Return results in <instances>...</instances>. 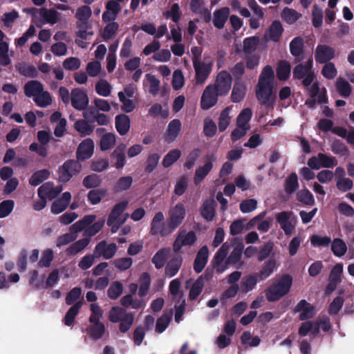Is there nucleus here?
<instances>
[{
	"instance_id": "f257e3e1",
	"label": "nucleus",
	"mask_w": 354,
	"mask_h": 354,
	"mask_svg": "<svg viewBox=\"0 0 354 354\" xmlns=\"http://www.w3.org/2000/svg\"><path fill=\"white\" fill-rule=\"evenodd\" d=\"M274 73L270 65L266 66L258 80L256 86V97L261 105L273 108L276 96L273 93Z\"/></svg>"
},
{
	"instance_id": "f03ea898",
	"label": "nucleus",
	"mask_w": 354,
	"mask_h": 354,
	"mask_svg": "<svg viewBox=\"0 0 354 354\" xmlns=\"http://www.w3.org/2000/svg\"><path fill=\"white\" fill-rule=\"evenodd\" d=\"M292 285V277L288 274H283L274 281L266 290V297L269 302H275L286 295Z\"/></svg>"
},
{
	"instance_id": "7ed1b4c3",
	"label": "nucleus",
	"mask_w": 354,
	"mask_h": 354,
	"mask_svg": "<svg viewBox=\"0 0 354 354\" xmlns=\"http://www.w3.org/2000/svg\"><path fill=\"white\" fill-rule=\"evenodd\" d=\"M129 205L128 201H122L115 204L109 213L106 221L108 226L111 227L112 233H115L126 222L129 214H123Z\"/></svg>"
},
{
	"instance_id": "20e7f679",
	"label": "nucleus",
	"mask_w": 354,
	"mask_h": 354,
	"mask_svg": "<svg viewBox=\"0 0 354 354\" xmlns=\"http://www.w3.org/2000/svg\"><path fill=\"white\" fill-rule=\"evenodd\" d=\"M77 160H68L59 168V180L62 183L68 182L71 178L82 170L81 162L86 160L91 156H76Z\"/></svg>"
},
{
	"instance_id": "39448f33",
	"label": "nucleus",
	"mask_w": 354,
	"mask_h": 354,
	"mask_svg": "<svg viewBox=\"0 0 354 354\" xmlns=\"http://www.w3.org/2000/svg\"><path fill=\"white\" fill-rule=\"evenodd\" d=\"M164 214L162 212H158L154 215L151 222L150 234L153 236L160 235L166 236L173 232L169 223L164 222Z\"/></svg>"
},
{
	"instance_id": "423d86ee",
	"label": "nucleus",
	"mask_w": 354,
	"mask_h": 354,
	"mask_svg": "<svg viewBox=\"0 0 354 354\" xmlns=\"http://www.w3.org/2000/svg\"><path fill=\"white\" fill-rule=\"evenodd\" d=\"M194 68L195 70V81L198 85L203 84L209 76L213 66L212 61H194Z\"/></svg>"
},
{
	"instance_id": "0eeeda50",
	"label": "nucleus",
	"mask_w": 354,
	"mask_h": 354,
	"mask_svg": "<svg viewBox=\"0 0 354 354\" xmlns=\"http://www.w3.org/2000/svg\"><path fill=\"white\" fill-rule=\"evenodd\" d=\"M232 75L226 71L219 72L214 84H212L221 97L226 95L232 86Z\"/></svg>"
},
{
	"instance_id": "6e6552de",
	"label": "nucleus",
	"mask_w": 354,
	"mask_h": 354,
	"mask_svg": "<svg viewBox=\"0 0 354 354\" xmlns=\"http://www.w3.org/2000/svg\"><path fill=\"white\" fill-rule=\"evenodd\" d=\"M71 105L77 111H84L88 108L89 99L86 91L80 88H75L71 90Z\"/></svg>"
},
{
	"instance_id": "1a4fd4ad",
	"label": "nucleus",
	"mask_w": 354,
	"mask_h": 354,
	"mask_svg": "<svg viewBox=\"0 0 354 354\" xmlns=\"http://www.w3.org/2000/svg\"><path fill=\"white\" fill-rule=\"evenodd\" d=\"M221 97L212 84H209L204 89L201 98V108L203 110H208L215 106L218 102V98Z\"/></svg>"
},
{
	"instance_id": "9d476101",
	"label": "nucleus",
	"mask_w": 354,
	"mask_h": 354,
	"mask_svg": "<svg viewBox=\"0 0 354 354\" xmlns=\"http://www.w3.org/2000/svg\"><path fill=\"white\" fill-rule=\"evenodd\" d=\"M186 215L185 205L178 203L169 212V223L173 232L182 223Z\"/></svg>"
},
{
	"instance_id": "9b49d317",
	"label": "nucleus",
	"mask_w": 354,
	"mask_h": 354,
	"mask_svg": "<svg viewBox=\"0 0 354 354\" xmlns=\"http://www.w3.org/2000/svg\"><path fill=\"white\" fill-rule=\"evenodd\" d=\"M335 57L334 48L326 44H318L315 48V59L319 64L330 62Z\"/></svg>"
},
{
	"instance_id": "f8f14e48",
	"label": "nucleus",
	"mask_w": 354,
	"mask_h": 354,
	"mask_svg": "<svg viewBox=\"0 0 354 354\" xmlns=\"http://www.w3.org/2000/svg\"><path fill=\"white\" fill-rule=\"evenodd\" d=\"M292 215V212L290 211H282L275 216L277 222L280 225L286 236L291 235L295 230V225L290 221Z\"/></svg>"
},
{
	"instance_id": "ddd939ff",
	"label": "nucleus",
	"mask_w": 354,
	"mask_h": 354,
	"mask_svg": "<svg viewBox=\"0 0 354 354\" xmlns=\"http://www.w3.org/2000/svg\"><path fill=\"white\" fill-rule=\"evenodd\" d=\"M117 250L115 243L107 244L106 241H102L95 245L94 254L97 257L102 256L104 259H110L114 257Z\"/></svg>"
},
{
	"instance_id": "4468645a",
	"label": "nucleus",
	"mask_w": 354,
	"mask_h": 354,
	"mask_svg": "<svg viewBox=\"0 0 354 354\" xmlns=\"http://www.w3.org/2000/svg\"><path fill=\"white\" fill-rule=\"evenodd\" d=\"M292 77L294 80H303V86L308 87L313 82L315 74V73H309L304 64H299L293 69Z\"/></svg>"
},
{
	"instance_id": "2eb2a0df",
	"label": "nucleus",
	"mask_w": 354,
	"mask_h": 354,
	"mask_svg": "<svg viewBox=\"0 0 354 354\" xmlns=\"http://www.w3.org/2000/svg\"><path fill=\"white\" fill-rule=\"evenodd\" d=\"M295 313H300L299 318L301 321L313 318L316 314L314 306L305 299L299 301L294 309Z\"/></svg>"
},
{
	"instance_id": "dca6fc26",
	"label": "nucleus",
	"mask_w": 354,
	"mask_h": 354,
	"mask_svg": "<svg viewBox=\"0 0 354 354\" xmlns=\"http://www.w3.org/2000/svg\"><path fill=\"white\" fill-rule=\"evenodd\" d=\"M335 165L333 156H311L308 161V165L312 169H319L322 167H333Z\"/></svg>"
},
{
	"instance_id": "f3484780",
	"label": "nucleus",
	"mask_w": 354,
	"mask_h": 354,
	"mask_svg": "<svg viewBox=\"0 0 354 354\" xmlns=\"http://www.w3.org/2000/svg\"><path fill=\"white\" fill-rule=\"evenodd\" d=\"M62 191V186H54L53 182H46L37 189L38 196L42 194L46 198L53 200Z\"/></svg>"
},
{
	"instance_id": "a211bd4d",
	"label": "nucleus",
	"mask_w": 354,
	"mask_h": 354,
	"mask_svg": "<svg viewBox=\"0 0 354 354\" xmlns=\"http://www.w3.org/2000/svg\"><path fill=\"white\" fill-rule=\"evenodd\" d=\"M204 284L202 277H198L195 281L192 278L186 281L185 286L186 289H189V298L190 300L197 299L203 291Z\"/></svg>"
},
{
	"instance_id": "6ab92c4d",
	"label": "nucleus",
	"mask_w": 354,
	"mask_h": 354,
	"mask_svg": "<svg viewBox=\"0 0 354 354\" xmlns=\"http://www.w3.org/2000/svg\"><path fill=\"white\" fill-rule=\"evenodd\" d=\"M233 244L234 245V248L226 259V263H228V265H235L239 263L241 259L244 249L242 239L234 238L233 239Z\"/></svg>"
},
{
	"instance_id": "aec40b11",
	"label": "nucleus",
	"mask_w": 354,
	"mask_h": 354,
	"mask_svg": "<svg viewBox=\"0 0 354 354\" xmlns=\"http://www.w3.org/2000/svg\"><path fill=\"white\" fill-rule=\"evenodd\" d=\"M283 32V28L280 21L274 20L269 26L265 37L268 41H279Z\"/></svg>"
},
{
	"instance_id": "412c9836",
	"label": "nucleus",
	"mask_w": 354,
	"mask_h": 354,
	"mask_svg": "<svg viewBox=\"0 0 354 354\" xmlns=\"http://www.w3.org/2000/svg\"><path fill=\"white\" fill-rule=\"evenodd\" d=\"M208 248L206 245L203 246L197 252L194 261V270L196 273H200L205 267L208 261Z\"/></svg>"
},
{
	"instance_id": "4be33fe9",
	"label": "nucleus",
	"mask_w": 354,
	"mask_h": 354,
	"mask_svg": "<svg viewBox=\"0 0 354 354\" xmlns=\"http://www.w3.org/2000/svg\"><path fill=\"white\" fill-rule=\"evenodd\" d=\"M277 262L273 258H270L264 262L259 272H256L259 277V281H264L277 270Z\"/></svg>"
},
{
	"instance_id": "5701e85b",
	"label": "nucleus",
	"mask_w": 354,
	"mask_h": 354,
	"mask_svg": "<svg viewBox=\"0 0 354 354\" xmlns=\"http://www.w3.org/2000/svg\"><path fill=\"white\" fill-rule=\"evenodd\" d=\"M216 203L214 200H205L200 209L201 214L207 221H212L214 220L216 214Z\"/></svg>"
},
{
	"instance_id": "b1692460",
	"label": "nucleus",
	"mask_w": 354,
	"mask_h": 354,
	"mask_svg": "<svg viewBox=\"0 0 354 354\" xmlns=\"http://www.w3.org/2000/svg\"><path fill=\"white\" fill-rule=\"evenodd\" d=\"M183 263V258L180 255L173 257L167 263L165 273L167 277H173L179 271Z\"/></svg>"
},
{
	"instance_id": "393cba45",
	"label": "nucleus",
	"mask_w": 354,
	"mask_h": 354,
	"mask_svg": "<svg viewBox=\"0 0 354 354\" xmlns=\"http://www.w3.org/2000/svg\"><path fill=\"white\" fill-rule=\"evenodd\" d=\"M71 200V194L68 192H64L62 197L55 201L51 205V212L53 214H59L64 211Z\"/></svg>"
},
{
	"instance_id": "a878e982",
	"label": "nucleus",
	"mask_w": 354,
	"mask_h": 354,
	"mask_svg": "<svg viewBox=\"0 0 354 354\" xmlns=\"http://www.w3.org/2000/svg\"><path fill=\"white\" fill-rule=\"evenodd\" d=\"M230 9L227 7H223L218 9L214 12L213 24L218 29H222L228 18Z\"/></svg>"
},
{
	"instance_id": "bb28decb",
	"label": "nucleus",
	"mask_w": 354,
	"mask_h": 354,
	"mask_svg": "<svg viewBox=\"0 0 354 354\" xmlns=\"http://www.w3.org/2000/svg\"><path fill=\"white\" fill-rule=\"evenodd\" d=\"M91 239L89 238H83L73 242L66 250L68 256H75L79 252L84 250L89 244Z\"/></svg>"
},
{
	"instance_id": "cd10ccee",
	"label": "nucleus",
	"mask_w": 354,
	"mask_h": 354,
	"mask_svg": "<svg viewBox=\"0 0 354 354\" xmlns=\"http://www.w3.org/2000/svg\"><path fill=\"white\" fill-rule=\"evenodd\" d=\"M130 118L125 114H119L115 117V129L121 136L126 135L130 129Z\"/></svg>"
},
{
	"instance_id": "c85d7f7f",
	"label": "nucleus",
	"mask_w": 354,
	"mask_h": 354,
	"mask_svg": "<svg viewBox=\"0 0 354 354\" xmlns=\"http://www.w3.org/2000/svg\"><path fill=\"white\" fill-rule=\"evenodd\" d=\"M44 90L43 84L37 80H30L24 85V93L28 97L34 98Z\"/></svg>"
},
{
	"instance_id": "c756f323",
	"label": "nucleus",
	"mask_w": 354,
	"mask_h": 354,
	"mask_svg": "<svg viewBox=\"0 0 354 354\" xmlns=\"http://www.w3.org/2000/svg\"><path fill=\"white\" fill-rule=\"evenodd\" d=\"M83 305V301L80 300L74 304L67 311L64 318V323L67 326H72L74 324L75 319L78 315L80 308Z\"/></svg>"
},
{
	"instance_id": "7c9ffc66",
	"label": "nucleus",
	"mask_w": 354,
	"mask_h": 354,
	"mask_svg": "<svg viewBox=\"0 0 354 354\" xmlns=\"http://www.w3.org/2000/svg\"><path fill=\"white\" fill-rule=\"evenodd\" d=\"M245 93L246 86L245 84L243 82L235 81L231 93V100L234 103L240 102L245 97Z\"/></svg>"
},
{
	"instance_id": "2f4dec72",
	"label": "nucleus",
	"mask_w": 354,
	"mask_h": 354,
	"mask_svg": "<svg viewBox=\"0 0 354 354\" xmlns=\"http://www.w3.org/2000/svg\"><path fill=\"white\" fill-rule=\"evenodd\" d=\"M169 248H161L152 257L151 261L156 269H160L164 267L167 260L169 258Z\"/></svg>"
},
{
	"instance_id": "473e14b6",
	"label": "nucleus",
	"mask_w": 354,
	"mask_h": 354,
	"mask_svg": "<svg viewBox=\"0 0 354 354\" xmlns=\"http://www.w3.org/2000/svg\"><path fill=\"white\" fill-rule=\"evenodd\" d=\"M181 129V122L178 119L171 120L167 127L166 140L167 142L174 141L178 136Z\"/></svg>"
},
{
	"instance_id": "72a5a7b5",
	"label": "nucleus",
	"mask_w": 354,
	"mask_h": 354,
	"mask_svg": "<svg viewBox=\"0 0 354 354\" xmlns=\"http://www.w3.org/2000/svg\"><path fill=\"white\" fill-rule=\"evenodd\" d=\"M258 281L259 277L256 273L245 277L241 283V290L244 293L252 290L256 287Z\"/></svg>"
},
{
	"instance_id": "f704fd0d",
	"label": "nucleus",
	"mask_w": 354,
	"mask_h": 354,
	"mask_svg": "<svg viewBox=\"0 0 354 354\" xmlns=\"http://www.w3.org/2000/svg\"><path fill=\"white\" fill-rule=\"evenodd\" d=\"M335 86L340 96L347 98L351 95L352 87L348 82L343 77H339L337 79Z\"/></svg>"
},
{
	"instance_id": "c9c22d12",
	"label": "nucleus",
	"mask_w": 354,
	"mask_h": 354,
	"mask_svg": "<svg viewBox=\"0 0 354 354\" xmlns=\"http://www.w3.org/2000/svg\"><path fill=\"white\" fill-rule=\"evenodd\" d=\"M133 178L130 176L120 177L114 184L113 190L115 193H120L128 190L132 185Z\"/></svg>"
},
{
	"instance_id": "e433bc0d",
	"label": "nucleus",
	"mask_w": 354,
	"mask_h": 354,
	"mask_svg": "<svg viewBox=\"0 0 354 354\" xmlns=\"http://www.w3.org/2000/svg\"><path fill=\"white\" fill-rule=\"evenodd\" d=\"M297 200L306 206L315 205V198L313 194L308 189H303L297 192Z\"/></svg>"
},
{
	"instance_id": "4c0bfd02",
	"label": "nucleus",
	"mask_w": 354,
	"mask_h": 354,
	"mask_svg": "<svg viewBox=\"0 0 354 354\" xmlns=\"http://www.w3.org/2000/svg\"><path fill=\"white\" fill-rule=\"evenodd\" d=\"M39 10L44 23L53 25L57 22L59 13L57 10L54 9L48 10L45 8H41Z\"/></svg>"
},
{
	"instance_id": "58836bf2",
	"label": "nucleus",
	"mask_w": 354,
	"mask_h": 354,
	"mask_svg": "<svg viewBox=\"0 0 354 354\" xmlns=\"http://www.w3.org/2000/svg\"><path fill=\"white\" fill-rule=\"evenodd\" d=\"M281 17L287 24L292 25L301 17V15L292 8L285 7Z\"/></svg>"
},
{
	"instance_id": "ea45409f",
	"label": "nucleus",
	"mask_w": 354,
	"mask_h": 354,
	"mask_svg": "<svg viewBox=\"0 0 354 354\" xmlns=\"http://www.w3.org/2000/svg\"><path fill=\"white\" fill-rule=\"evenodd\" d=\"M297 175L295 173L290 174L286 178L284 184V189L288 195H291L299 188Z\"/></svg>"
},
{
	"instance_id": "a19ab883",
	"label": "nucleus",
	"mask_w": 354,
	"mask_h": 354,
	"mask_svg": "<svg viewBox=\"0 0 354 354\" xmlns=\"http://www.w3.org/2000/svg\"><path fill=\"white\" fill-rule=\"evenodd\" d=\"M227 254L219 252L216 253L212 262L214 263L216 272L222 273L228 267V263H226Z\"/></svg>"
},
{
	"instance_id": "79ce46f5",
	"label": "nucleus",
	"mask_w": 354,
	"mask_h": 354,
	"mask_svg": "<svg viewBox=\"0 0 354 354\" xmlns=\"http://www.w3.org/2000/svg\"><path fill=\"white\" fill-rule=\"evenodd\" d=\"M93 151L94 142L91 138H86L80 142L75 155H93Z\"/></svg>"
},
{
	"instance_id": "37998d69",
	"label": "nucleus",
	"mask_w": 354,
	"mask_h": 354,
	"mask_svg": "<svg viewBox=\"0 0 354 354\" xmlns=\"http://www.w3.org/2000/svg\"><path fill=\"white\" fill-rule=\"evenodd\" d=\"M304 39L301 37H295L290 43V51L292 56L297 57L304 53Z\"/></svg>"
},
{
	"instance_id": "c03bdc74",
	"label": "nucleus",
	"mask_w": 354,
	"mask_h": 354,
	"mask_svg": "<svg viewBox=\"0 0 354 354\" xmlns=\"http://www.w3.org/2000/svg\"><path fill=\"white\" fill-rule=\"evenodd\" d=\"M115 143V136L112 133H104L100 140V147L102 151H107L113 147Z\"/></svg>"
},
{
	"instance_id": "a18cd8bd",
	"label": "nucleus",
	"mask_w": 354,
	"mask_h": 354,
	"mask_svg": "<svg viewBox=\"0 0 354 354\" xmlns=\"http://www.w3.org/2000/svg\"><path fill=\"white\" fill-rule=\"evenodd\" d=\"M291 66L286 61H281L277 68V77L281 81L288 80L290 75Z\"/></svg>"
},
{
	"instance_id": "49530a36",
	"label": "nucleus",
	"mask_w": 354,
	"mask_h": 354,
	"mask_svg": "<svg viewBox=\"0 0 354 354\" xmlns=\"http://www.w3.org/2000/svg\"><path fill=\"white\" fill-rule=\"evenodd\" d=\"M252 115V110L250 108L243 109L236 118V125L238 127L248 128V122L251 120Z\"/></svg>"
},
{
	"instance_id": "de8ad7c7",
	"label": "nucleus",
	"mask_w": 354,
	"mask_h": 354,
	"mask_svg": "<svg viewBox=\"0 0 354 354\" xmlns=\"http://www.w3.org/2000/svg\"><path fill=\"white\" fill-rule=\"evenodd\" d=\"M74 128L82 136H89L93 131V127L86 120H77L74 124Z\"/></svg>"
},
{
	"instance_id": "09e8293b",
	"label": "nucleus",
	"mask_w": 354,
	"mask_h": 354,
	"mask_svg": "<svg viewBox=\"0 0 354 354\" xmlns=\"http://www.w3.org/2000/svg\"><path fill=\"white\" fill-rule=\"evenodd\" d=\"M50 171L48 169H41L35 171L30 178L29 183L32 186H37L43 181L48 178Z\"/></svg>"
},
{
	"instance_id": "8fccbe9b",
	"label": "nucleus",
	"mask_w": 354,
	"mask_h": 354,
	"mask_svg": "<svg viewBox=\"0 0 354 354\" xmlns=\"http://www.w3.org/2000/svg\"><path fill=\"white\" fill-rule=\"evenodd\" d=\"M89 337L93 340L101 339L105 333V326L104 324H93L86 328Z\"/></svg>"
},
{
	"instance_id": "3c124183",
	"label": "nucleus",
	"mask_w": 354,
	"mask_h": 354,
	"mask_svg": "<svg viewBox=\"0 0 354 354\" xmlns=\"http://www.w3.org/2000/svg\"><path fill=\"white\" fill-rule=\"evenodd\" d=\"M331 250L335 256L341 257L346 254L347 247L342 239L336 238L332 242Z\"/></svg>"
},
{
	"instance_id": "603ef678",
	"label": "nucleus",
	"mask_w": 354,
	"mask_h": 354,
	"mask_svg": "<svg viewBox=\"0 0 354 354\" xmlns=\"http://www.w3.org/2000/svg\"><path fill=\"white\" fill-rule=\"evenodd\" d=\"M212 169V163L211 161H207L202 167H200L196 170L194 176V183L196 185L201 183L205 177L209 173Z\"/></svg>"
},
{
	"instance_id": "864d4df0",
	"label": "nucleus",
	"mask_w": 354,
	"mask_h": 354,
	"mask_svg": "<svg viewBox=\"0 0 354 354\" xmlns=\"http://www.w3.org/2000/svg\"><path fill=\"white\" fill-rule=\"evenodd\" d=\"M172 313H164L158 318L156 324V332L158 333H163L168 327L171 319Z\"/></svg>"
},
{
	"instance_id": "5fc2aeb1",
	"label": "nucleus",
	"mask_w": 354,
	"mask_h": 354,
	"mask_svg": "<svg viewBox=\"0 0 354 354\" xmlns=\"http://www.w3.org/2000/svg\"><path fill=\"white\" fill-rule=\"evenodd\" d=\"M123 292V285L118 281H113L107 290V295L111 299H118Z\"/></svg>"
},
{
	"instance_id": "6e6d98bb",
	"label": "nucleus",
	"mask_w": 354,
	"mask_h": 354,
	"mask_svg": "<svg viewBox=\"0 0 354 354\" xmlns=\"http://www.w3.org/2000/svg\"><path fill=\"white\" fill-rule=\"evenodd\" d=\"M151 283L150 275L148 272H143L140 277V285L138 290V295L141 297L148 294Z\"/></svg>"
},
{
	"instance_id": "4d7b16f0",
	"label": "nucleus",
	"mask_w": 354,
	"mask_h": 354,
	"mask_svg": "<svg viewBox=\"0 0 354 354\" xmlns=\"http://www.w3.org/2000/svg\"><path fill=\"white\" fill-rule=\"evenodd\" d=\"M180 281L178 279H173L169 286L170 294L174 297V299L177 303L180 302V300L183 298V294L180 290Z\"/></svg>"
},
{
	"instance_id": "13d9d810",
	"label": "nucleus",
	"mask_w": 354,
	"mask_h": 354,
	"mask_svg": "<svg viewBox=\"0 0 354 354\" xmlns=\"http://www.w3.org/2000/svg\"><path fill=\"white\" fill-rule=\"evenodd\" d=\"M101 183L102 179L100 176L95 174L86 176L84 177L82 182L84 187L87 189L97 187Z\"/></svg>"
},
{
	"instance_id": "bf43d9fd",
	"label": "nucleus",
	"mask_w": 354,
	"mask_h": 354,
	"mask_svg": "<svg viewBox=\"0 0 354 354\" xmlns=\"http://www.w3.org/2000/svg\"><path fill=\"white\" fill-rule=\"evenodd\" d=\"M312 23L317 28L321 27L323 23V10L317 4L313 6Z\"/></svg>"
},
{
	"instance_id": "052dcab7",
	"label": "nucleus",
	"mask_w": 354,
	"mask_h": 354,
	"mask_svg": "<svg viewBox=\"0 0 354 354\" xmlns=\"http://www.w3.org/2000/svg\"><path fill=\"white\" fill-rule=\"evenodd\" d=\"M189 178L186 176H182L178 179L174 187V193L178 196H182L187 189Z\"/></svg>"
},
{
	"instance_id": "680f3d73",
	"label": "nucleus",
	"mask_w": 354,
	"mask_h": 354,
	"mask_svg": "<svg viewBox=\"0 0 354 354\" xmlns=\"http://www.w3.org/2000/svg\"><path fill=\"white\" fill-rule=\"evenodd\" d=\"M230 109L229 107H226L224 109L221 113H220L218 118V129L221 132L224 131L230 122Z\"/></svg>"
},
{
	"instance_id": "e2e57ef3",
	"label": "nucleus",
	"mask_w": 354,
	"mask_h": 354,
	"mask_svg": "<svg viewBox=\"0 0 354 354\" xmlns=\"http://www.w3.org/2000/svg\"><path fill=\"white\" fill-rule=\"evenodd\" d=\"M36 104L40 107H46L52 103V98L48 91H42L34 98Z\"/></svg>"
},
{
	"instance_id": "0e129e2a",
	"label": "nucleus",
	"mask_w": 354,
	"mask_h": 354,
	"mask_svg": "<svg viewBox=\"0 0 354 354\" xmlns=\"http://www.w3.org/2000/svg\"><path fill=\"white\" fill-rule=\"evenodd\" d=\"M96 93L103 97H107L111 91V84L106 80H100L95 84Z\"/></svg>"
},
{
	"instance_id": "69168bd1",
	"label": "nucleus",
	"mask_w": 354,
	"mask_h": 354,
	"mask_svg": "<svg viewBox=\"0 0 354 354\" xmlns=\"http://www.w3.org/2000/svg\"><path fill=\"white\" fill-rule=\"evenodd\" d=\"M106 24V26L104 27L102 36L104 40H108L111 39L116 34L119 29V24L117 22Z\"/></svg>"
},
{
	"instance_id": "338daca9",
	"label": "nucleus",
	"mask_w": 354,
	"mask_h": 354,
	"mask_svg": "<svg viewBox=\"0 0 354 354\" xmlns=\"http://www.w3.org/2000/svg\"><path fill=\"white\" fill-rule=\"evenodd\" d=\"M82 295V289L80 287L72 288L66 295L65 301L68 306L73 305L80 299Z\"/></svg>"
},
{
	"instance_id": "774afa93",
	"label": "nucleus",
	"mask_w": 354,
	"mask_h": 354,
	"mask_svg": "<svg viewBox=\"0 0 354 354\" xmlns=\"http://www.w3.org/2000/svg\"><path fill=\"white\" fill-rule=\"evenodd\" d=\"M344 299L342 297L338 296L334 298L328 306V312L330 315L338 314L344 305Z\"/></svg>"
}]
</instances>
